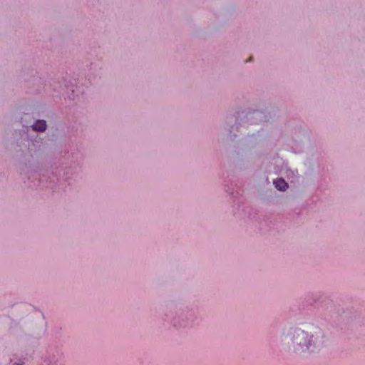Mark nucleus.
<instances>
[{
	"label": "nucleus",
	"mask_w": 365,
	"mask_h": 365,
	"mask_svg": "<svg viewBox=\"0 0 365 365\" xmlns=\"http://www.w3.org/2000/svg\"><path fill=\"white\" fill-rule=\"evenodd\" d=\"M275 187L279 190H285L288 187L287 183L282 178L277 179L274 181Z\"/></svg>",
	"instance_id": "nucleus-2"
},
{
	"label": "nucleus",
	"mask_w": 365,
	"mask_h": 365,
	"mask_svg": "<svg viewBox=\"0 0 365 365\" xmlns=\"http://www.w3.org/2000/svg\"><path fill=\"white\" fill-rule=\"evenodd\" d=\"M284 340L290 344L296 352L313 351L322 346L324 342V334L320 329H317L312 335L300 329H295Z\"/></svg>",
	"instance_id": "nucleus-1"
},
{
	"label": "nucleus",
	"mask_w": 365,
	"mask_h": 365,
	"mask_svg": "<svg viewBox=\"0 0 365 365\" xmlns=\"http://www.w3.org/2000/svg\"><path fill=\"white\" fill-rule=\"evenodd\" d=\"M33 129L38 131H44L46 129V123L45 120H38L33 125Z\"/></svg>",
	"instance_id": "nucleus-3"
},
{
	"label": "nucleus",
	"mask_w": 365,
	"mask_h": 365,
	"mask_svg": "<svg viewBox=\"0 0 365 365\" xmlns=\"http://www.w3.org/2000/svg\"><path fill=\"white\" fill-rule=\"evenodd\" d=\"M252 57H250V59H249V61H252Z\"/></svg>",
	"instance_id": "nucleus-4"
}]
</instances>
